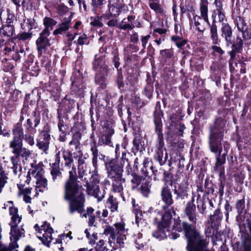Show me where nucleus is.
<instances>
[{"label":"nucleus","instance_id":"09e8293b","mask_svg":"<svg viewBox=\"0 0 251 251\" xmlns=\"http://www.w3.org/2000/svg\"><path fill=\"white\" fill-rule=\"evenodd\" d=\"M91 19L92 21L90 22V24L97 27H101L103 25L101 22L102 20L106 22V21H104V18L102 17V15L100 16H97L95 18L91 17Z\"/></svg>","mask_w":251,"mask_h":251},{"label":"nucleus","instance_id":"6ab92c4d","mask_svg":"<svg viewBox=\"0 0 251 251\" xmlns=\"http://www.w3.org/2000/svg\"><path fill=\"white\" fill-rule=\"evenodd\" d=\"M60 152L58 151L55 154V161L52 164L50 168V174L54 181L57 178L61 177L62 172L60 168L59 164L60 162Z\"/></svg>","mask_w":251,"mask_h":251},{"label":"nucleus","instance_id":"473e14b6","mask_svg":"<svg viewBox=\"0 0 251 251\" xmlns=\"http://www.w3.org/2000/svg\"><path fill=\"white\" fill-rule=\"evenodd\" d=\"M21 27L24 30L30 31L36 27L35 20L33 19H25L21 24Z\"/></svg>","mask_w":251,"mask_h":251},{"label":"nucleus","instance_id":"b1692460","mask_svg":"<svg viewBox=\"0 0 251 251\" xmlns=\"http://www.w3.org/2000/svg\"><path fill=\"white\" fill-rule=\"evenodd\" d=\"M194 22V25L196 27V29L201 32H203L205 30V25L207 23L209 25H210L209 22V20L206 21L201 16H198L196 15L193 17V21H192V24Z\"/></svg>","mask_w":251,"mask_h":251},{"label":"nucleus","instance_id":"79ce46f5","mask_svg":"<svg viewBox=\"0 0 251 251\" xmlns=\"http://www.w3.org/2000/svg\"><path fill=\"white\" fill-rule=\"evenodd\" d=\"M143 214L142 211L138 212L135 214V223L137 226L142 229L147 225L146 221L143 219Z\"/></svg>","mask_w":251,"mask_h":251},{"label":"nucleus","instance_id":"4d7b16f0","mask_svg":"<svg viewBox=\"0 0 251 251\" xmlns=\"http://www.w3.org/2000/svg\"><path fill=\"white\" fill-rule=\"evenodd\" d=\"M190 66L193 69H195L197 71H201L203 69V64L201 60H190Z\"/></svg>","mask_w":251,"mask_h":251},{"label":"nucleus","instance_id":"0eeeda50","mask_svg":"<svg viewBox=\"0 0 251 251\" xmlns=\"http://www.w3.org/2000/svg\"><path fill=\"white\" fill-rule=\"evenodd\" d=\"M172 215L170 212H166L162 215V222L158 223L157 230L152 232V236L156 239L162 240L170 235L169 226Z\"/></svg>","mask_w":251,"mask_h":251},{"label":"nucleus","instance_id":"dca6fc26","mask_svg":"<svg viewBox=\"0 0 251 251\" xmlns=\"http://www.w3.org/2000/svg\"><path fill=\"white\" fill-rule=\"evenodd\" d=\"M123 6V4L117 2L111 4L110 1H109L108 10L104 14H102V17L104 18V21L108 20L112 18L118 17Z\"/></svg>","mask_w":251,"mask_h":251},{"label":"nucleus","instance_id":"8fccbe9b","mask_svg":"<svg viewBox=\"0 0 251 251\" xmlns=\"http://www.w3.org/2000/svg\"><path fill=\"white\" fill-rule=\"evenodd\" d=\"M171 40L175 43L177 48L181 49L187 42L186 40L182 39V38L178 36H173Z\"/></svg>","mask_w":251,"mask_h":251},{"label":"nucleus","instance_id":"7c9ffc66","mask_svg":"<svg viewBox=\"0 0 251 251\" xmlns=\"http://www.w3.org/2000/svg\"><path fill=\"white\" fill-rule=\"evenodd\" d=\"M214 170L215 172L219 173V179L221 181L219 191L221 195H223L224 193V186L222 184V181L225 180V167L223 166H214Z\"/></svg>","mask_w":251,"mask_h":251},{"label":"nucleus","instance_id":"052dcab7","mask_svg":"<svg viewBox=\"0 0 251 251\" xmlns=\"http://www.w3.org/2000/svg\"><path fill=\"white\" fill-rule=\"evenodd\" d=\"M32 32H23L19 33L17 35V38L19 40L25 41L28 39H30L32 37Z\"/></svg>","mask_w":251,"mask_h":251},{"label":"nucleus","instance_id":"2eb2a0df","mask_svg":"<svg viewBox=\"0 0 251 251\" xmlns=\"http://www.w3.org/2000/svg\"><path fill=\"white\" fill-rule=\"evenodd\" d=\"M220 31L221 37L225 39L227 47H230L231 44L235 43L236 38H234L232 28L228 24L223 23Z\"/></svg>","mask_w":251,"mask_h":251},{"label":"nucleus","instance_id":"a19ab883","mask_svg":"<svg viewBox=\"0 0 251 251\" xmlns=\"http://www.w3.org/2000/svg\"><path fill=\"white\" fill-rule=\"evenodd\" d=\"M151 187L150 181L146 180L142 184L139 190L144 196L148 197L151 192Z\"/></svg>","mask_w":251,"mask_h":251},{"label":"nucleus","instance_id":"e433bc0d","mask_svg":"<svg viewBox=\"0 0 251 251\" xmlns=\"http://www.w3.org/2000/svg\"><path fill=\"white\" fill-rule=\"evenodd\" d=\"M106 207L109 208L111 212H113L117 210L118 203L116 198L110 195L106 201Z\"/></svg>","mask_w":251,"mask_h":251},{"label":"nucleus","instance_id":"4be33fe9","mask_svg":"<svg viewBox=\"0 0 251 251\" xmlns=\"http://www.w3.org/2000/svg\"><path fill=\"white\" fill-rule=\"evenodd\" d=\"M112 180V189L115 192H121L123 189V184L126 182V179L123 177V175L109 177Z\"/></svg>","mask_w":251,"mask_h":251},{"label":"nucleus","instance_id":"a878e982","mask_svg":"<svg viewBox=\"0 0 251 251\" xmlns=\"http://www.w3.org/2000/svg\"><path fill=\"white\" fill-rule=\"evenodd\" d=\"M15 28L13 25L5 24L0 28V35L10 37L15 34Z\"/></svg>","mask_w":251,"mask_h":251},{"label":"nucleus","instance_id":"864d4df0","mask_svg":"<svg viewBox=\"0 0 251 251\" xmlns=\"http://www.w3.org/2000/svg\"><path fill=\"white\" fill-rule=\"evenodd\" d=\"M91 151L92 152L93 158L92 163L94 166H96L98 163V157L99 156V151L97 149V147L95 144L92 146L91 148Z\"/></svg>","mask_w":251,"mask_h":251},{"label":"nucleus","instance_id":"ea45409f","mask_svg":"<svg viewBox=\"0 0 251 251\" xmlns=\"http://www.w3.org/2000/svg\"><path fill=\"white\" fill-rule=\"evenodd\" d=\"M10 225L11 226V231H10V239L11 240H14L17 241L22 236V233L19 230L17 226H13Z\"/></svg>","mask_w":251,"mask_h":251},{"label":"nucleus","instance_id":"c03bdc74","mask_svg":"<svg viewBox=\"0 0 251 251\" xmlns=\"http://www.w3.org/2000/svg\"><path fill=\"white\" fill-rule=\"evenodd\" d=\"M132 178L130 181L132 183V189L134 190L140 184L142 181V177L137 175L135 172H132L131 174Z\"/></svg>","mask_w":251,"mask_h":251},{"label":"nucleus","instance_id":"f704fd0d","mask_svg":"<svg viewBox=\"0 0 251 251\" xmlns=\"http://www.w3.org/2000/svg\"><path fill=\"white\" fill-rule=\"evenodd\" d=\"M61 151L65 166L70 167L74 161L72 152L70 151L66 150H62Z\"/></svg>","mask_w":251,"mask_h":251},{"label":"nucleus","instance_id":"5701e85b","mask_svg":"<svg viewBox=\"0 0 251 251\" xmlns=\"http://www.w3.org/2000/svg\"><path fill=\"white\" fill-rule=\"evenodd\" d=\"M230 46L232 50L229 53L230 58L233 59L235 57L237 53L241 52L243 46V41L239 36H237L235 43L231 44Z\"/></svg>","mask_w":251,"mask_h":251},{"label":"nucleus","instance_id":"412c9836","mask_svg":"<svg viewBox=\"0 0 251 251\" xmlns=\"http://www.w3.org/2000/svg\"><path fill=\"white\" fill-rule=\"evenodd\" d=\"M79 158L78 159V175L79 179L82 178L86 174L87 171V157L81 151H79Z\"/></svg>","mask_w":251,"mask_h":251},{"label":"nucleus","instance_id":"20e7f679","mask_svg":"<svg viewBox=\"0 0 251 251\" xmlns=\"http://www.w3.org/2000/svg\"><path fill=\"white\" fill-rule=\"evenodd\" d=\"M173 228L178 232L183 230L184 231L187 239V251H210L207 247L208 242L200 234L192 225L186 222L181 223L180 220L178 219L175 220Z\"/></svg>","mask_w":251,"mask_h":251},{"label":"nucleus","instance_id":"1a4fd4ad","mask_svg":"<svg viewBox=\"0 0 251 251\" xmlns=\"http://www.w3.org/2000/svg\"><path fill=\"white\" fill-rule=\"evenodd\" d=\"M50 132V127L48 126H45L44 129L40 132L37 139V147L46 154L48 153L51 139Z\"/></svg>","mask_w":251,"mask_h":251},{"label":"nucleus","instance_id":"4c0bfd02","mask_svg":"<svg viewBox=\"0 0 251 251\" xmlns=\"http://www.w3.org/2000/svg\"><path fill=\"white\" fill-rule=\"evenodd\" d=\"M177 120V116L174 114H172L169 116V125L167 126V131L166 134L168 136H170L173 132V128L176 124Z\"/></svg>","mask_w":251,"mask_h":251},{"label":"nucleus","instance_id":"0e129e2a","mask_svg":"<svg viewBox=\"0 0 251 251\" xmlns=\"http://www.w3.org/2000/svg\"><path fill=\"white\" fill-rule=\"evenodd\" d=\"M153 91V85L151 83L147 84L144 88V94L149 99H150L152 96Z\"/></svg>","mask_w":251,"mask_h":251},{"label":"nucleus","instance_id":"9d476101","mask_svg":"<svg viewBox=\"0 0 251 251\" xmlns=\"http://www.w3.org/2000/svg\"><path fill=\"white\" fill-rule=\"evenodd\" d=\"M105 167L108 178L123 175V168L122 165L116 159L107 160L105 163Z\"/></svg>","mask_w":251,"mask_h":251},{"label":"nucleus","instance_id":"3c124183","mask_svg":"<svg viewBox=\"0 0 251 251\" xmlns=\"http://www.w3.org/2000/svg\"><path fill=\"white\" fill-rule=\"evenodd\" d=\"M245 203L244 197L243 199L238 200L236 202V207L237 209V212L239 214L245 213L246 212Z\"/></svg>","mask_w":251,"mask_h":251},{"label":"nucleus","instance_id":"c756f323","mask_svg":"<svg viewBox=\"0 0 251 251\" xmlns=\"http://www.w3.org/2000/svg\"><path fill=\"white\" fill-rule=\"evenodd\" d=\"M57 22L54 19L48 17H45L43 19V25L45 26V28L42 30V32L46 33L48 32V33L50 34V29L51 30L54 25L57 24Z\"/></svg>","mask_w":251,"mask_h":251},{"label":"nucleus","instance_id":"5fc2aeb1","mask_svg":"<svg viewBox=\"0 0 251 251\" xmlns=\"http://www.w3.org/2000/svg\"><path fill=\"white\" fill-rule=\"evenodd\" d=\"M197 202V208L199 209V212L201 214H203L206 209V206L204 204L203 200L201 199L200 195L199 194H198Z\"/></svg>","mask_w":251,"mask_h":251},{"label":"nucleus","instance_id":"e2e57ef3","mask_svg":"<svg viewBox=\"0 0 251 251\" xmlns=\"http://www.w3.org/2000/svg\"><path fill=\"white\" fill-rule=\"evenodd\" d=\"M77 43L80 46L88 45L89 43V40L87 35L83 33L79 36Z\"/></svg>","mask_w":251,"mask_h":251},{"label":"nucleus","instance_id":"774afa93","mask_svg":"<svg viewBox=\"0 0 251 251\" xmlns=\"http://www.w3.org/2000/svg\"><path fill=\"white\" fill-rule=\"evenodd\" d=\"M242 246L243 247L242 251H251V236L242 243Z\"/></svg>","mask_w":251,"mask_h":251},{"label":"nucleus","instance_id":"7ed1b4c3","mask_svg":"<svg viewBox=\"0 0 251 251\" xmlns=\"http://www.w3.org/2000/svg\"><path fill=\"white\" fill-rule=\"evenodd\" d=\"M226 120L222 117L217 118L214 124L209 126L208 143L211 151L216 155V161L214 166H223L226 161L227 151L222 153V141L224 136L225 127Z\"/></svg>","mask_w":251,"mask_h":251},{"label":"nucleus","instance_id":"9b49d317","mask_svg":"<svg viewBox=\"0 0 251 251\" xmlns=\"http://www.w3.org/2000/svg\"><path fill=\"white\" fill-rule=\"evenodd\" d=\"M92 178L95 184H91L87 181V192L88 194L97 198L99 201H100L103 198L104 194L100 191L99 185H97L99 183L100 180L98 177V174L96 172H94V174L92 175Z\"/></svg>","mask_w":251,"mask_h":251},{"label":"nucleus","instance_id":"393cba45","mask_svg":"<svg viewBox=\"0 0 251 251\" xmlns=\"http://www.w3.org/2000/svg\"><path fill=\"white\" fill-rule=\"evenodd\" d=\"M33 117V121L34 123V127L32 126V122L30 118L27 119L26 121V124L25 125L26 130H29L33 128H35L37 127L40 122V115L38 111L34 110L32 114Z\"/></svg>","mask_w":251,"mask_h":251},{"label":"nucleus","instance_id":"72a5a7b5","mask_svg":"<svg viewBox=\"0 0 251 251\" xmlns=\"http://www.w3.org/2000/svg\"><path fill=\"white\" fill-rule=\"evenodd\" d=\"M142 137L140 134H135L134 139L133 141V147L132 148L133 151L134 153L141 151L142 150L143 146L141 144Z\"/></svg>","mask_w":251,"mask_h":251},{"label":"nucleus","instance_id":"37998d69","mask_svg":"<svg viewBox=\"0 0 251 251\" xmlns=\"http://www.w3.org/2000/svg\"><path fill=\"white\" fill-rule=\"evenodd\" d=\"M8 177L3 170L2 166L0 164V194L2 192L3 188L7 182Z\"/></svg>","mask_w":251,"mask_h":251},{"label":"nucleus","instance_id":"c9c22d12","mask_svg":"<svg viewBox=\"0 0 251 251\" xmlns=\"http://www.w3.org/2000/svg\"><path fill=\"white\" fill-rule=\"evenodd\" d=\"M106 3V0H91V5L93 10H98L100 12H103V9Z\"/></svg>","mask_w":251,"mask_h":251},{"label":"nucleus","instance_id":"423d86ee","mask_svg":"<svg viewBox=\"0 0 251 251\" xmlns=\"http://www.w3.org/2000/svg\"><path fill=\"white\" fill-rule=\"evenodd\" d=\"M93 69L96 72L95 83L99 85V89L103 90L106 87V76L108 72L107 65L105 63L103 58H97L93 61Z\"/></svg>","mask_w":251,"mask_h":251},{"label":"nucleus","instance_id":"39448f33","mask_svg":"<svg viewBox=\"0 0 251 251\" xmlns=\"http://www.w3.org/2000/svg\"><path fill=\"white\" fill-rule=\"evenodd\" d=\"M163 112L161 109L160 102H156L155 110L153 112V118L154 124V131L157 135L156 150L154 156L155 160L158 162L160 166L164 165L168 159V153L166 152L165 155L163 153L164 147V135L162 132L163 124L162 118Z\"/></svg>","mask_w":251,"mask_h":251},{"label":"nucleus","instance_id":"cd10ccee","mask_svg":"<svg viewBox=\"0 0 251 251\" xmlns=\"http://www.w3.org/2000/svg\"><path fill=\"white\" fill-rule=\"evenodd\" d=\"M223 219V215L219 208L217 209L214 212V213L210 216V221L212 226H218Z\"/></svg>","mask_w":251,"mask_h":251},{"label":"nucleus","instance_id":"58836bf2","mask_svg":"<svg viewBox=\"0 0 251 251\" xmlns=\"http://www.w3.org/2000/svg\"><path fill=\"white\" fill-rule=\"evenodd\" d=\"M208 3L207 0H201V17L206 21H208Z\"/></svg>","mask_w":251,"mask_h":251},{"label":"nucleus","instance_id":"a211bd4d","mask_svg":"<svg viewBox=\"0 0 251 251\" xmlns=\"http://www.w3.org/2000/svg\"><path fill=\"white\" fill-rule=\"evenodd\" d=\"M160 196L162 201L165 204L163 206V208L164 210H166L173 204L174 200L171 190L167 184H165L162 187Z\"/></svg>","mask_w":251,"mask_h":251},{"label":"nucleus","instance_id":"2f4dec72","mask_svg":"<svg viewBox=\"0 0 251 251\" xmlns=\"http://www.w3.org/2000/svg\"><path fill=\"white\" fill-rule=\"evenodd\" d=\"M210 27V39L214 45H218L219 43V37L218 35L217 26L213 21Z\"/></svg>","mask_w":251,"mask_h":251},{"label":"nucleus","instance_id":"338daca9","mask_svg":"<svg viewBox=\"0 0 251 251\" xmlns=\"http://www.w3.org/2000/svg\"><path fill=\"white\" fill-rule=\"evenodd\" d=\"M57 126L59 131L61 134L67 133V130L68 127L67 125L64 124V122L63 120H59Z\"/></svg>","mask_w":251,"mask_h":251},{"label":"nucleus","instance_id":"13d9d810","mask_svg":"<svg viewBox=\"0 0 251 251\" xmlns=\"http://www.w3.org/2000/svg\"><path fill=\"white\" fill-rule=\"evenodd\" d=\"M84 88V86L82 84H78V83L75 81H73L72 84V89L75 91L76 93L78 94H82L83 92V90Z\"/></svg>","mask_w":251,"mask_h":251},{"label":"nucleus","instance_id":"ddd939ff","mask_svg":"<svg viewBox=\"0 0 251 251\" xmlns=\"http://www.w3.org/2000/svg\"><path fill=\"white\" fill-rule=\"evenodd\" d=\"M233 20L235 25L238 30L242 33L243 37L246 40L251 39V29L245 19L241 16H236Z\"/></svg>","mask_w":251,"mask_h":251},{"label":"nucleus","instance_id":"f03ea898","mask_svg":"<svg viewBox=\"0 0 251 251\" xmlns=\"http://www.w3.org/2000/svg\"><path fill=\"white\" fill-rule=\"evenodd\" d=\"M12 139L9 142V148L14 154L10 157V161L12 166L11 169L13 170L14 175H17L22 170V167L19 163L20 157L27 160L31 153V151L23 146V139L25 142L30 146L35 145L33 135L31 134L24 135L22 124L18 123L15 124L12 129Z\"/></svg>","mask_w":251,"mask_h":251},{"label":"nucleus","instance_id":"bb28decb","mask_svg":"<svg viewBox=\"0 0 251 251\" xmlns=\"http://www.w3.org/2000/svg\"><path fill=\"white\" fill-rule=\"evenodd\" d=\"M126 239V237L125 235L123 234H117L115 240L109 239L108 242L111 246H112V243L114 244L115 246L113 247V248L114 249L122 248L124 247V241Z\"/></svg>","mask_w":251,"mask_h":251},{"label":"nucleus","instance_id":"69168bd1","mask_svg":"<svg viewBox=\"0 0 251 251\" xmlns=\"http://www.w3.org/2000/svg\"><path fill=\"white\" fill-rule=\"evenodd\" d=\"M125 225L123 222L118 223L114 224L116 228L115 231L117 234H122L125 230Z\"/></svg>","mask_w":251,"mask_h":251},{"label":"nucleus","instance_id":"a18cd8bd","mask_svg":"<svg viewBox=\"0 0 251 251\" xmlns=\"http://www.w3.org/2000/svg\"><path fill=\"white\" fill-rule=\"evenodd\" d=\"M98 145V146H112V144L110 137L109 135H102L99 139Z\"/></svg>","mask_w":251,"mask_h":251},{"label":"nucleus","instance_id":"49530a36","mask_svg":"<svg viewBox=\"0 0 251 251\" xmlns=\"http://www.w3.org/2000/svg\"><path fill=\"white\" fill-rule=\"evenodd\" d=\"M36 179V183L37 187H42L46 188L48 185L47 179L44 177V175L36 176L34 177Z\"/></svg>","mask_w":251,"mask_h":251},{"label":"nucleus","instance_id":"4468645a","mask_svg":"<svg viewBox=\"0 0 251 251\" xmlns=\"http://www.w3.org/2000/svg\"><path fill=\"white\" fill-rule=\"evenodd\" d=\"M53 232V229L47 223L45 222L40 226V233H43L42 236H37V237L44 245L49 247L50 244L53 239L52 237Z\"/></svg>","mask_w":251,"mask_h":251},{"label":"nucleus","instance_id":"603ef678","mask_svg":"<svg viewBox=\"0 0 251 251\" xmlns=\"http://www.w3.org/2000/svg\"><path fill=\"white\" fill-rule=\"evenodd\" d=\"M150 7L156 14H162L164 10L158 2L155 1L149 2Z\"/></svg>","mask_w":251,"mask_h":251},{"label":"nucleus","instance_id":"6e6d98bb","mask_svg":"<svg viewBox=\"0 0 251 251\" xmlns=\"http://www.w3.org/2000/svg\"><path fill=\"white\" fill-rule=\"evenodd\" d=\"M103 234L107 236L109 235L110 239L112 240H115L117 236V233L115 231L114 228L112 226L106 227L104 230Z\"/></svg>","mask_w":251,"mask_h":251},{"label":"nucleus","instance_id":"f8f14e48","mask_svg":"<svg viewBox=\"0 0 251 251\" xmlns=\"http://www.w3.org/2000/svg\"><path fill=\"white\" fill-rule=\"evenodd\" d=\"M50 35V34L48 33V32L45 33L42 31L39 34V36L36 41L38 55L42 56L43 54L47 53L49 48L50 46L49 39Z\"/></svg>","mask_w":251,"mask_h":251},{"label":"nucleus","instance_id":"f257e3e1","mask_svg":"<svg viewBox=\"0 0 251 251\" xmlns=\"http://www.w3.org/2000/svg\"><path fill=\"white\" fill-rule=\"evenodd\" d=\"M64 199L69 202V211L73 214L75 212L80 214L81 217L88 218V224L90 226H95L97 219L92 207L84 209L85 195L84 189L76 176L75 166L69 172V177L64 185Z\"/></svg>","mask_w":251,"mask_h":251},{"label":"nucleus","instance_id":"de8ad7c7","mask_svg":"<svg viewBox=\"0 0 251 251\" xmlns=\"http://www.w3.org/2000/svg\"><path fill=\"white\" fill-rule=\"evenodd\" d=\"M62 105L64 107L65 111L69 112L71 109L74 108L75 101L73 100L64 99L62 101Z\"/></svg>","mask_w":251,"mask_h":251},{"label":"nucleus","instance_id":"aec40b11","mask_svg":"<svg viewBox=\"0 0 251 251\" xmlns=\"http://www.w3.org/2000/svg\"><path fill=\"white\" fill-rule=\"evenodd\" d=\"M72 18L70 17L64 18L57 25V27L53 31L54 36L63 35L66 33L71 27Z\"/></svg>","mask_w":251,"mask_h":251},{"label":"nucleus","instance_id":"c85d7f7f","mask_svg":"<svg viewBox=\"0 0 251 251\" xmlns=\"http://www.w3.org/2000/svg\"><path fill=\"white\" fill-rule=\"evenodd\" d=\"M174 194L176 195V199H184L188 196L187 187L184 185H179L177 188H175Z\"/></svg>","mask_w":251,"mask_h":251},{"label":"nucleus","instance_id":"f3484780","mask_svg":"<svg viewBox=\"0 0 251 251\" xmlns=\"http://www.w3.org/2000/svg\"><path fill=\"white\" fill-rule=\"evenodd\" d=\"M194 202V197L187 203L184 210V215L188 219L189 221L192 223L191 225H192V226L193 224L195 225L198 220L196 213V207Z\"/></svg>","mask_w":251,"mask_h":251},{"label":"nucleus","instance_id":"680f3d73","mask_svg":"<svg viewBox=\"0 0 251 251\" xmlns=\"http://www.w3.org/2000/svg\"><path fill=\"white\" fill-rule=\"evenodd\" d=\"M143 165V167L141 169V172L145 176H147L149 174L148 168H150V166H151L149 158L144 159Z\"/></svg>","mask_w":251,"mask_h":251},{"label":"nucleus","instance_id":"bf43d9fd","mask_svg":"<svg viewBox=\"0 0 251 251\" xmlns=\"http://www.w3.org/2000/svg\"><path fill=\"white\" fill-rule=\"evenodd\" d=\"M130 156V153L129 152H122V156L120 159V161H119V163L122 165V167L126 165H128L130 163L129 160V157Z\"/></svg>","mask_w":251,"mask_h":251},{"label":"nucleus","instance_id":"6e6552de","mask_svg":"<svg viewBox=\"0 0 251 251\" xmlns=\"http://www.w3.org/2000/svg\"><path fill=\"white\" fill-rule=\"evenodd\" d=\"M31 169L28 171L27 175H23L21 173V170L16 176H18L21 178V185H24L25 184H29L30 180V175L34 177L36 176L44 175L45 171L43 169L44 165L42 162H40L36 163V161L31 164Z\"/></svg>","mask_w":251,"mask_h":251}]
</instances>
